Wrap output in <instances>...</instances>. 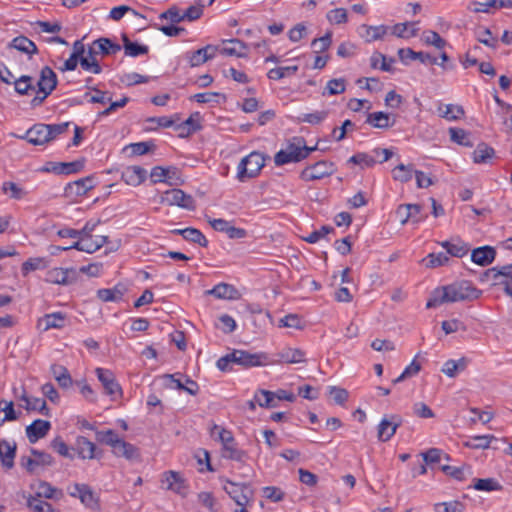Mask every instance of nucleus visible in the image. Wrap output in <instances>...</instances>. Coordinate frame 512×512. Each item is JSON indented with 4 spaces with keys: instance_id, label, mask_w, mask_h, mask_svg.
Wrapping results in <instances>:
<instances>
[{
    "instance_id": "nucleus-41",
    "label": "nucleus",
    "mask_w": 512,
    "mask_h": 512,
    "mask_svg": "<svg viewBox=\"0 0 512 512\" xmlns=\"http://www.w3.org/2000/svg\"><path fill=\"white\" fill-rule=\"evenodd\" d=\"M451 141L466 147H472L473 141L471 134L461 128H450L449 129Z\"/></svg>"
},
{
    "instance_id": "nucleus-37",
    "label": "nucleus",
    "mask_w": 512,
    "mask_h": 512,
    "mask_svg": "<svg viewBox=\"0 0 512 512\" xmlns=\"http://www.w3.org/2000/svg\"><path fill=\"white\" fill-rule=\"evenodd\" d=\"M467 367V359L460 358L459 360H448L444 363L441 371L448 377L454 378L458 372L464 371Z\"/></svg>"
},
{
    "instance_id": "nucleus-10",
    "label": "nucleus",
    "mask_w": 512,
    "mask_h": 512,
    "mask_svg": "<svg viewBox=\"0 0 512 512\" xmlns=\"http://www.w3.org/2000/svg\"><path fill=\"white\" fill-rule=\"evenodd\" d=\"M32 457H22L21 464L30 473H37L39 467L44 468L53 464V457L46 452L31 450Z\"/></svg>"
},
{
    "instance_id": "nucleus-45",
    "label": "nucleus",
    "mask_w": 512,
    "mask_h": 512,
    "mask_svg": "<svg viewBox=\"0 0 512 512\" xmlns=\"http://www.w3.org/2000/svg\"><path fill=\"white\" fill-rule=\"evenodd\" d=\"M493 440H496L493 435L473 436L465 442V446L472 449H487Z\"/></svg>"
},
{
    "instance_id": "nucleus-34",
    "label": "nucleus",
    "mask_w": 512,
    "mask_h": 512,
    "mask_svg": "<svg viewBox=\"0 0 512 512\" xmlns=\"http://www.w3.org/2000/svg\"><path fill=\"white\" fill-rule=\"evenodd\" d=\"M16 454V445L6 440L0 441V460L7 469L14 466V458Z\"/></svg>"
},
{
    "instance_id": "nucleus-29",
    "label": "nucleus",
    "mask_w": 512,
    "mask_h": 512,
    "mask_svg": "<svg viewBox=\"0 0 512 512\" xmlns=\"http://www.w3.org/2000/svg\"><path fill=\"white\" fill-rule=\"evenodd\" d=\"M495 256L496 251L493 247L483 246L472 251L471 260L478 265L486 266L493 262Z\"/></svg>"
},
{
    "instance_id": "nucleus-18",
    "label": "nucleus",
    "mask_w": 512,
    "mask_h": 512,
    "mask_svg": "<svg viewBox=\"0 0 512 512\" xmlns=\"http://www.w3.org/2000/svg\"><path fill=\"white\" fill-rule=\"evenodd\" d=\"M72 497H78L80 501L88 508L96 509L98 500L92 489L86 484H75L74 491L70 492Z\"/></svg>"
},
{
    "instance_id": "nucleus-21",
    "label": "nucleus",
    "mask_w": 512,
    "mask_h": 512,
    "mask_svg": "<svg viewBox=\"0 0 512 512\" xmlns=\"http://www.w3.org/2000/svg\"><path fill=\"white\" fill-rule=\"evenodd\" d=\"M162 483L166 484V489L184 496L186 493L185 481L178 472L167 471L163 474Z\"/></svg>"
},
{
    "instance_id": "nucleus-27",
    "label": "nucleus",
    "mask_w": 512,
    "mask_h": 512,
    "mask_svg": "<svg viewBox=\"0 0 512 512\" xmlns=\"http://www.w3.org/2000/svg\"><path fill=\"white\" fill-rule=\"evenodd\" d=\"M94 188V179L90 176L70 182L65 187V193L68 195L82 196Z\"/></svg>"
},
{
    "instance_id": "nucleus-15",
    "label": "nucleus",
    "mask_w": 512,
    "mask_h": 512,
    "mask_svg": "<svg viewBox=\"0 0 512 512\" xmlns=\"http://www.w3.org/2000/svg\"><path fill=\"white\" fill-rule=\"evenodd\" d=\"M95 373L98 380L101 382L106 394L111 396L113 399L121 396L122 390L120 385L115 379L112 371L104 368H96Z\"/></svg>"
},
{
    "instance_id": "nucleus-5",
    "label": "nucleus",
    "mask_w": 512,
    "mask_h": 512,
    "mask_svg": "<svg viewBox=\"0 0 512 512\" xmlns=\"http://www.w3.org/2000/svg\"><path fill=\"white\" fill-rule=\"evenodd\" d=\"M304 138L294 137L274 156V162L277 166H282L287 163L300 162L307 158V153L303 150Z\"/></svg>"
},
{
    "instance_id": "nucleus-12",
    "label": "nucleus",
    "mask_w": 512,
    "mask_h": 512,
    "mask_svg": "<svg viewBox=\"0 0 512 512\" xmlns=\"http://www.w3.org/2000/svg\"><path fill=\"white\" fill-rule=\"evenodd\" d=\"M77 279V271L74 268L55 267L47 271L45 281L52 284L68 285Z\"/></svg>"
},
{
    "instance_id": "nucleus-31",
    "label": "nucleus",
    "mask_w": 512,
    "mask_h": 512,
    "mask_svg": "<svg viewBox=\"0 0 512 512\" xmlns=\"http://www.w3.org/2000/svg\"><path fill=\"white\" fill-rule=\"evenodd\" d=\"M19 398L25 403L23 407L27 411H39L41 414L48 416L49 409L46 405V401L42 398L29 397L23 389L22 394Z\"/></svg>"
},
{
    "instance_id": "nucleus-48",
    "label": "nucleus",
    "mask_w": 512,
    "mask_h": 512,
    "mask_svg": "<svg viewBox=\"0 0 512 512\" xmlns=\"http://www.w3.org/2000/svg\"><path fill=\"white\" fill-rule=\"evenodd\" d=\"M15 91L20 95H27L30 91H35L33 85V78L28 75H23L16 79L14 82Z\"/></svg>"
},
{
    "instance_id": "nucleus-28",
    "label": "nucleus",
    "mask_w": 512,
    "mask_h": 512,
    "mask_svg": "<svg viewBox=\"0 0 512 512\" xmlns=\"http://www.w3.org/2000/svg\"><path fill=\"white\" fill-rule=\"evenodd\" d=\"M75 450L81 459L90 460L96 457V445L84 436L76 438Z\"/></svg>"
},
{
    "instance_id": "nucleus-54",
    "label": "nucleus",
    "mask_w": 512,
    "mask_h": 512,
    "mask_svg": "<svg viewBox=\"0 0 512 512\" xmlns=\"http://www.w3.org/2000/svg\"><path fill=\"white\" fill-rule=\"evenodd\" d=\"M414 172L412 165H397L393 171V178L400 182H408L412 179V173Z\"/></svg>"
},
{
    "instance_id": "nucleus-63",
    "label": "nucleus",
    "mask_w": 512,
    "mask_h": 512,
    "mask_svg": "<svg viewBox=\"0 0 512 512\" xmlns=\"http://www.w3.org/2000/svg\"><path fill=\"white\" fill-rule=\"evenodd\" d=\"M177 173H178L177 168L172 167V168L165 169L163 167L156 166L152 169L150 177L154 183L165 182L168 174H177Z\"/></svg>"
},
{
    "instance_id": "nucleus-58",
    "label": "nucleus",
    "mask_w": 512,
    "mask_h": 512,
    "mask_svg": "<svg viewBox=\"0 0 512 512\" xmlns=\"http://www.w3.org/2000/svg\"><path fill=\"white\" fill-rule=\"evenodd\" d=\"M439 111L442 117L450 121L457 120L464 115L463 108L453 104H447L444 106V109L439 108Z\"/></svg>"
},
{
    "instance_id": "nucleus-35",
    "label": "nucleus",
    "mask_w": 512,
    "mask_h": 512,
    "mask_svg": "<svg viewBox=\"0 0 512 512\" xmlns=\"http://www.w3.org/2000/svg\"><path fill=\"white\" fill-rule=\"evenodd\" d=\"M66 315L62 312H55L51 314H46L42 319H40V325H44V330L47 331L52 328L60 329L65 326Z\"/></svg>"
},
{
    "instance_id": "nucleus-57",
    "label": "nucleus",
    "mask_w": 512,
    "mask_h": 512,
    "mask_svg": "<svg viewBox=\"0 0 512 512\" xmlns=\"http://www.w3.org/2000/svg\"><path fill=\"white\" fill-rule=\"evenodd\" d=\"M370 62H371L372 68H380L382 71L391 72L392 71L391 63H393L394 60L390 59L389 62H387V59L383 54H381L379 52H375L371 56Z\"/></svg>"
},
{
    "instance_id": "nucleus-20",
    "label": "nucleus",
    "mask_w": 512,
    "mask_h": 512,
    "mask_svg": "<svg viewBox=\"0 0 512 512\" xmlns=\"http://www.w3.org/2000/svg\"><path fill=\"white\" fill-rule=\"evenodd\" d=\"M51 428L49 421L37 419L26 428V435L30 443H35L45 437Z\"/></svg>"
},
{
    "instance_id": "nucleus-62",
    "label": "nucleus",
    "mask_w": 512,
    "mask_h": 512,
    "mask_svg": "<svg viewBox=\"0 0 512 512\" xmlns=\"http://www.w3.org/2000/svg\"><path fill=\"white\" fill-rule=\"evenodd\" d=\"M421 365L415 359L404 369V371L393 380V384H398L408 378H411L419 373Z\"/></svg>"
},
{
    "instance_id": "nucleus-22",
    "label": "nucleus",
    "mask_w": 512,
    "mask_h": 512,
    "mask_svg": "<svg viewBox=\"0 0 512 512\" xmlns=\"http://www.w3.org/2000/svg\"><path fill=\"white\" fill-rule=\"evenodd\" d=\"M49 135L46 124L39 123L27 130L23 138L33 145H43L49 142Z\"/></svg>"
},
{
    "instance_id": "nucleus-59",
    "label": "nucleus",
    "mask_w": 512,
    "mask_h": 512,
    "mask_svg": "<svg viewBox=\"0 0 512 512\" xmlns=\"http://www.w3.org/2000/svg\"><path fill=\"white\" fill-rule=\"evenodd\" d=\"M422 40L426 45H432L438 49L446 45V41L437 32L431 30L423 32Z\"/></svg>"
},
{
    "instance_id": "nucleus-9",
    "label": "nucleus",
    "mask_w": 512,
    "mask_h": 512,
    "mask_svg": "<svg viewBox=\"0 0 512 512\" xmlns=\"http://www.w3.org/2000/svg\"><path fill=\"white\" fill-rule=\"evenodd\" d=\"M161 199L162 202H165L171 206L176 205L191 211L195 209V201L193 197L180 189L174 188L167 190L163 193Z\"/></svg>"
},
{
    "instance_id": "nucleus-13",
    "label": "nucleus",
    "mask_w": 512,
    "mask_h": 512,
    "mask_svg": "<svg viewBox=\"0 0 512 512\" xmlns=\"http://www.w3.org/2000/svg\"><path fill=\"white\" fill-rule=\"evenodd\" d=\"M163 378L169 381V387L183 390L190 395L195 396L199 391L197 382L181 373L165 374Z\"/></svg>"
},
{
    "instance_id": "nucleus-14",
    "label": "nucleus",
    "mask_w": 512,
    "mask_h": 512,
    "mask_svg": "<svg viewBox=\"0 0 512 512\" xmlns=\"http://www.w3.org/2000/svg\"><path fill=\"white\" fill-rule=\"evenodd\" d=\"M273 359L269 358V362L274 364H299L306 362V353L299 348L285 347L276 354Z\"/></svg>"
},
{
    "instance_id": "nucleus-56",
    "label": "nucleus",
    "mask_w": 512,
    "mask_h": 512,
    "mask_svg": "<svg viewBox=\"0 0 512 512\" xmlns=\"http://www.w3.org/2000/svg\"><path fill=\"white\" fill-rule=\"evenodd\" d=\"M468 9L475 13H491L492 10L496 9V0L472 1L469 4Z\"/></svg>"
},
{
    "instance_id": "nucleus-19",
    "label": "nucleus",
    "mask_w": 512,
    "mask_h": 512,
    "mask_svg": "<svg viewBox=\"0 0 512 512\" xmlns=\"http://www.w3.org/2000/svg\"><path fill=\"white\" fill-rule=\"evenodd\" d=\"M31 488L34 490L33 496L39 499L44 498L59 500L63 496L62 490L53 487L46 481H38L36 484L32 485Z\"/></svg>"
},
{
    "instance_id": "nucleus-52",
    "label": "nucleus",
    "mask_w": 512,
    "mask_h": 512,
    "mask_svg": "<svg viewBox=\"0 0 512 512\" xmlns=\"http://www.w3.org/2000/svg\"><path fill=\"white\" fill-rule=\"evenodd\" d=\"M183 238L187 241L196 243L201 247H206L208 245V240L204 234L196 228H186V232L183 233Z\"/></svg>"
},
{
    "instance_id": "nucleus-42",
    "label": "nucleus",
    "mask_w": 512,
    "mask_h": 512,
    "mask_svg": "<svg viewBox=\"0 0 512 512\" xmlns=\"http://www.w3.org/2000/svg\"><path fill=\"white\" fill-rule=\"evenodd\" d=\"M123 289L117 285L111 289H99L97 291V297L103 302H117L123 297Z\"/></svg>"
},
{
    "instance_id": "nucleus-64",
    "label": "nucleus",
    "mask_w": 512,
    "mask_h": 512,
    "mask_svg": "<svg viewBox=\"0 0 512 512\" xmlns=\"http://www.w3.org/2000/svg\"><path fill=\"white\" fill-rule=\"evenodd\" d=\"M435 512H464V505L458 501L435 504Z\"/></svg>"
},
{
    "instance_id": "nucleus-1",
    "label": "nucleus",
    "mask_w": 512,
    "mask_h": 512,
    "mask_svg": "<svg viewBox=\"0 0 512 512\" xmlns=\"http://www.w3.org/2000/svg\"><path fill=\"white\" fill-rule=\"evenodd\" d=\"M482 291L469 281H460L435 289L426 303V308H436L444 303L472 301L478 299Z\"/></svg>"
},
{
    "instance_id": "nucleus-36",
    "label": "nucleus",
    "mask_w": 512,
    "mask_h": 512,
    "mask_svg": "<svg viewBox=\"0 0 512 512\" xmlns=\"http://www.w3.org/2000/svg\"><path fill=\"white\" fill-rule=\"evenodd\" d=\"M485 276L494 281V284L502 280H512V264L503 265L500 267H493L486 271Z\"/></svg>"
},
{
    "instance_id": "nucleus-32",
    "label": "nucleus",
    "mask_w": 512,
    "mask_h": 512,
    "mask_svg": "<svg viewBox=\"0 0 512 512\" xmlns=\"http://www.w3.org/2000/svg\"><path fill=\"white\" fill-rule=\"evenodd\" d=\"M398 56L402 62L407 59L419 60L422 63L437 64V58L425 52H415L410 48H401L398 50Z\"/></svg>"
},
{
    "instance_id": "nucleus-53",
    "label": "nucleus",
    "mask_w": 512,
    "mask_h": 512,
    "mask_svg": "<svg viewBox=\"0 0 512 512\" xmlns=\"http://www.w3.org/2000/svg\"><path fill=\"white\" fill-rule=\"evenodd\" d=\"M426 267L436 268L445 265L449 261V257L446 253H430L426 258L422 260Z\"/></svg>"
},
{
    "instance_id": "nucleus-23",
    "label": "nucleus",
    "mask_w": 512,
    "mask_h": 512,
    "mask_svg": "<svg viewBox=\"0 0 512 512\" xmlns=\"http://www.w3.org/2000/svg\"><path fill=\"white\" fill-rule=\"evenodd\" d=\"M205 294L214 296L217 299L236 300L240 294L238 290L231 284L219 283L212 289L206 290Z\"/></svg>"
},
{
    "instance_id": "nucleus-50",
    "label": "nucleus",
    "mask_w": 512,
    "mask_h": 512,
    "mask_svg": "<svg viewBox=\"0 0 512 512\" xmlns=\"http://www.w3.org/2000/svg\"><path fill=\"white\" fill-rule=\"evenodd\" d=\"M328 114L329 112L327 110L304 113L298 117V121L311 125H318L328 117Z\"/></svg>"
},
{
    "instance_id": "nucleus-40",
    "label": "nucleus",
    "mask_w": 512,
    "mask_h": 512,
    "mask_svg": "<svg viewBox=\"0 0 512 512\" xmlns=\"http://www.w3.org/2000/svg\"><path fill=\"white\" fill-rule=\"evenodd\" d=\"M222 456L238 462H244L247 458L246 452L237 447L235 440L222 448Z\"/></svg>"
},
{
    "instance_id": "nucleus-2",
    "label": "nucleus",
    "mask_w": 512,
    "mask_h": 512,
    "mask_svg": "<svg viewBox=\"0 0 512 512\" xmlns=\"http://www.w3.org/2000/svg\"><path fill=\"white\" fill-rule=\"evenodd\" d=\"M121 50V46L113 43L109 38H99L88 47L85 58L80 59V65L83 70L93 74H100L102 68L99 64L98 55L106 56L116 54Z\"/></svg>"
},
{
    "instance_id": "nucleus-46",
    "label": "nucleus",
    "mask_w": 512,
    "mask_h": 512,
    "mask_svg": "<svg viewBox=\"0 0 512 512\" xmlns=\"http://www.w3.org/2000/svg\"><path fill=\"white\" fill-rule=\"evenodd\" d=\"M64 249H76L91 254L99 250V245H95L92 237H80L79 241L74 242L71 246Z\"/></svg>"
},
{
    "instance_id": "nucleus-16",
    "label": "nucleus",
    "mask_w": 512,
    "mask_h": 512,
    "mask_svg": "<svg viewBox=\"0 0 512 512\" xmlns=\"http://www.w3.org/2000/svg\"><path fill=\"white\" fill-rule=\"evenodd\" d=\"M57 82L56 73L49 66H44L40 71V77L37 82L38 93L50 95L56 88Z\"/></svg>"
},
{
    "instance_id": "nucleus-6",
    "label": "nucleus",
    "mask_w": 512,
    "mask_h": 512,
    "mask_svg": "<svg viewBox=\"0 0 512 512\" xmlns=\"http://www.w3.org/2000/svg\"><path fill=\"white\" fill-rule=\"evenodd\" d=\"M232 362L244 367H257L265 365H273L274 362H269V357L266 353H249L243 350H234L231 353Z\"/></svg>"
},
{
    "instance_id": "nucleus-43",
    "label": "nucleus",
    "mask_w": 512,
    "mask_h": 512,
    "mask_svg": "<svg viewBox=\"0 0 512 512\" xmlns=\"http://www.w3.org/2000/svg\"><path fill=\"white\" fill-rule=\"evenodd\" d=\"M254 399L260 407L274 408L277 406L274 393L268 390L259 389L255 392Z\"/></svg>"
},
{
    "instance_id": "nucleus-44",
    "label": "nucleus",
    "mask_w": 512,
    "mask_h": 512,
    "mask_svg": "<svg viewBox=\"0 0 512 512\" xmlns=\"http://www.w3.org/2000/svg\"><path fill=\"white\" fill-rule=\"evenodd\" d=\"M176 129L186 131L187 135L200 130L201 129L200 114L198 112L192 114L181 124L177 125Z\"/></svg>"
},
{
    "instance_id": "nucleus-38",
    "label": "nucleus",
    "mask_w": 512,
    "mask_h": 512,
    "mask_svg": "<svg viewBox=\"0 0 512 512\" xmlns=\"http://www.w3.org/2000/svg\"><path fill=\"white\" fill-rule=\"evenodd\" d=\"M441 246L446 249L448 254L458 258L465 256L470 250L469 246L460 240L456 242L444 241Z\"/></svg>"
},
{
    "instance_id": "nucleus-30",
    "label": "nucleus",
    "mask_w": 512,
    "mask_h": 512,
    "mask_svg": "<svg viewBox=\"0 0 512 512\" xmlns=\"http://www.w3.org/2000/svg\"><path fill=\"white\" fill-rule=\"evenodd\" d=\"M389 32V27L385 25L369 26L362 25L359 28V34L367 42L376 41L382 39Z\"/></svg>"
},
{
    "instance_id": "nucleus-4",
    "label": "nucleus",
    "mask_w": 512,
    "mask_h": 512,
    "mask_svg": "<svg viewBox=\"0 0 512 512\" xmlns=\"http://www.w3.org/2000/svg\"><path fill=\"white\" fill-rule=\"evenodd\" d=\"M266 157L263 153L253 151L244 157L237 167V179L245 182L247 179L256 177L265 165Z\"/></svg>"
},
{
    "instance_id": "nucleus-24",
    "label": "nucleus",
    "mask_w": 512,
    "mask_h": 512,
    "mask_svg": "<svg viewBox=\"0 0 512 512\" xmlns=\"http://www.w3.org/2000/svg\"><path fill=\"white\" fill-rule=\"evenodd\" d=\"M8 48L16 49L19 52L28 55L29 59H31L33 55L38 53V48L36 44L32 40L23 35L13 38L8 43Z\"/></svg>"
},
{
    "instance_id": "nucleus-17",
    "label": "nucleus",
    "mask_w": 512,
    "mask_h": 512,
    "mask_svg": "<svg viewBox=\"0 0 512 512\" xmlns=\"http://www.w3.org/2000/svg\"><path fill=\"white\" fill-rule=\"evenodd\" d=\"M218 47L214 45H207L190 54H187V59L191 67H197L206 61L215 57Z\"/></svg>"
},
{
    "instance_id": "nucleus-60",
    "label": "nucleus",
    "mask_w": 512,
    "mask_h": 512,
    "mask_svg": "<svg viewBox=\"0 0 512 512\" xmlns=\"http://www.w3.org/2000/svg\"><path fill=\"white\" fill-rule=\"evenodd\" d=\"M349 162L359 165L362 168H370L377 163V160L367 153H357L350 157Z\"/></svg>"
},
{
    "instance_id": "nucleus-47",
    "label": "nucleus",
    "mask_w": 512,
    "mask_h": 512,
    "mask_svg": "<svg viewBox=\"0 0 512 512\" xmlns=\"http://www.w3.org/2000/svg\"><path fill=\"white\" fill-rule=\"evenodd\" d=\"M494 149L485 143L479 144L473 152V160L475 163H486L494 156Z\"/></svg>"
},
{
    "instance_id": "nucleus-25",
    "label": "nucleus",
    "mask_w": 512,
    "mask_h": 512,
    "mask_svg": "<svg viewBox=\"0 0 512 512\" xmlns=\"http://www.w3.org/2000/svg\"><path fill=\"white\" fill-rule=\"evenodd\" d=\"M147 171L140 166H128L121 174L122 180L131 186H138L146 179Z\"/></svg>"
},
{
    "instance_id": "nucleus-55",
    "label": "nucleus",
    "mask_w": 512,
    "mask_h": 512,
    "mask_svg": "<svg viewBox=\"0 0 512 512\" xmlns=\"http://www.w3.org/2000/svg\"><path fill=\"white\" fill-rule=\"evenodd\" d=\"M346 81L343 78L331 79L324 88L323 95H338L345 91Z\"/></svg>"
},
{
    "instance_id": "nucleus-8",
    "label": "nucleus",
    "mask_w": 512,
    "mask_h": 512,
    "mask_svg": "<svg viewBox=\"0 0 512 512\" xmlns=\"http://www.w3.org/2000/svg\"><path fill=\"white\" fill-rule=\"evenodd\" d=\"M223 488L240 508H245L253 498V490L247 484H239L226 480V484Z\"/></svg>"
},
{
    "instance_id": "nucleus-26",
    "label": "nucleus",
    "mask_w": 512,
    "mask_h": 512,
    "mask_svg": "<svg viewBox=\"0 0 512 512\" xmlns=\"http://www.w3.org/2000/svg\"><path fill=\"white\" fill-rule=\"evenodd\" d=\"M224 46L218 48V51L225 56H235L242 58L246 56V44L239 39H229L223 41Z\"/></svg>"
},
{
    "instance_id": "nucleus-7",
    "label": "nucleus",
    "mask_w": 512,
    "mask_h": 512,
    "mask_svg": "<svg viewBox=\"0 0 512 512\" xmlns=\"http://www.w3.org/2000/svg\"><path fill=\"white\" fill-rule=\"evenodd\" d=\"M335 172V166L332 162L321 160L304 168L300 173L303 181H315L332 175Z\"/></svg>"
},
{
    "instance_id": "nucleus-33",
    "label": "nucleus",
    "mask_w": 512,
    "mask_h": 512,
    "mask_svg": "<svg viewBox=\"0 0 512 512\" xmlns=\"http://www.w3.org/2000/svg\"><path fill=\"white\" fill-rule=\"evenodd\" d=\"M366 123L370 124L374 128L387 129L395 124V119L393 118L391 121V117L388 113L379 111L369 113Z\"/></svg>"
},
{
    "instance_id": "nucleus-51",
    "label": "nucleus",
    "mask_w": 512,
    "mask_h": 512,
    "mask_svg": "<svg viewBox=\"0 0 512 512\" xmlns=\"http://www.w3.org/2000/svg\"><path fill=\"white\" fill-rule=\"evenodd\" d=\"M298 71V66H285L270 69L267 73V77L271 80H280L284 77L292 76Z\"/></svg>"
},
{
    "instance_id": "nucleus-49",
    "label": "nucleus",
    "mask_w": 512,
    "mask_h": 512,
    "mask_svg": "<svg viewBox=\"0 0 512 512\" xmlns=\"http://www.w3.org/2000/svg\"><path fill=\"white\" fill-rule=\"evenodd\" d=\"M27 507L33 512H57L50 503L32 495L27 498Z\"/></svg>"
},
{
    "instance_id": "nucleus-3",
    "label": "nucleus",
    "mask_w": 512,
    "mask_h": 512,
    "mask_svg": "<svg viewBox=\"0 0 512 512\" xmlns=\"http://www.w3.org/2000/svg\"><path fill=\"white\" fill-rule=\"evenodd\" d=\"M96 440L112 448L116 457H124L127 460H137L140 457L139 450L133 444L121 439L118 434L108 429L105 431H96Z\"/></svg>"
},
{
    "instance_id": "nucleus-11",
    "label": "nucleus",
    "mask_w": 512,
    "mask_h": 512,
    "mask_svg": "<svg viewBox=\"0 0 512 512\" xmlns=\"http://www.w3.org/2000/svg\"><path fill=\"white\" fill-rule=\"evenodd\" d=\"M401 424L402 418L397 414H392L382 418L377 427L378 440L381 442L389 441L396 433L397 428L401 426Z\"/></svg>"
},
{
    "instance_id": "nucleus-61",
    "label": "nucleus",
    "mask_w": 512,
    "mask_h": 512,
    "mask_svg": "<svg viewBox=\"0 0 512 512\" xmlns=\"http://www.w3.org/2000/svg\"><path fill=\"white\" fill-rule=\"evenodd\" d=\"M2 190L4 193H10V198L20 200L27 195V191L18 186L14 182H4L2 185Z\"/></svg>"
},
{
    "instance_id": "nucleus-39",
    "label": "nucleus",
    "mask_w": 512,
    "mask_h": 512,
    "mask_svg": "<svg viewBox=\"0 0 512 512\" xmlns=\"http://www.w3.org/2000/svg\"><path fill=\"white\" fill-rule=\"evenodd\" d=\"M473 482V488L478 491L492 492L500 491L503 488L499 481L494 478H475Z\"/></svg>"
}]
</instances>
